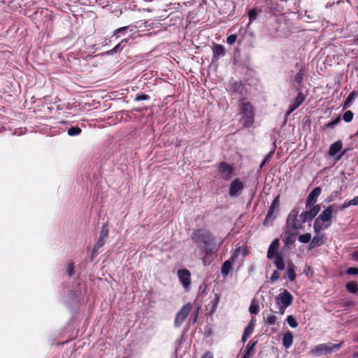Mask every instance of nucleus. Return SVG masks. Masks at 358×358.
I'll return each instance as SVG.
<instances>
[{
  "mask_svg": "<svg viewBox=\"0 0 358 358\" xmlns=\"http://www.w3.org/2000/svg\"><path fill=\"white\" fill-rule=\"evenodd\" d=\"M352 258L354 261H358V250L357 251H355L352 254Z\"/></svg>",
  "mask_w": 358,
  "mask_h": 358,
  "instance_id": "51",
  "label": "nucleus"
},
{
  "mask_svg": "<svg viewBox=\"0 0 358 358\" xmlns=\"http://www.w3.org/2000/svg\"><path fill=\"white\" fill-rule=\"evenodd\" d=\"M278 271H279L278 269V271H274L273 272V273L271 274L270 280L272 282L277 281L280 278V273H279Z\"/></svg>",
  "mask_w": 358,
  "mask_h": 358,
  "instance_id": "43",
  "label": "nucleus"
},
{
  "mask_svg": "<svg viewBox=\"0 0 358 358\" xmlns=\"http://www.w3.org/2000/svg\"><path fill=\"white\" fill-rule=\"evenodd\" d=\"M298 214L299 210L294 209L290 212L287 219V226L294 230L301 229L305 223L303 218L301 215L299 217Z\"/></svg>",
  "mask_w": 358,
  "mask_h": 358,
  "instance_id": "4",
  "label": "nucleus"
},
{
  "mask_svg": "<svg viewBox=\"0 0 358 358\" xmlns=\"http://www.w3.org/2000/svg\"><path fill=\"white\" fill-rule=\"evenodd\" d=\"M81 133V129L79 127H71L68 129L69 136H77Z\"/></svg>",
  "mask_w": 358,
  "mask_h": 358,
  "instance_id": "33",
  "label": "nucleus"
},
{
  "mask_svg": "<svg viewBox=\"0 0 358 358\" xmlns=\"http://www.w3.org/2000/svg\"><path fill=\"white\" fill-rule=\"evenodd\" d=\"M293 297L292 294L287 291L284 290L278 298V304L280 306L282 313L285 311V309L290 306L292 303Z\"/></svg>",
  "mask_w": 358,
  "mask_h": 358,
  "instance_id": "7",
  "label": "nucleus"
},
{
  "mask_svg": "<svg viewBox=\"0 0 358 358\" xmlns=\"http://www.w3.org/2000/svg\"><path fill=\"white\" fill-rule=\"evenodd\" d=\"M315 236L312 238L310 243V248L320 246L323 245L326 240V235L322 232L315 233Z\"/></svg>",
  "mask_w": 358,
  "mask_h": 358,
  "instance_id": "17",
  "label": "nucleus"
},
{
  "mask_svg": "<svg viewBox=\"0 0 358 358\" xmlns=\"http://www.w3.org/2000/svg\"><path fill=\"white\" fill-rule=\"evenodd\" d=\"M149 99V96L147 94H138L135 97V101H140L143 100H147Z\"/></svg>",
  "mask_w": 358,
  "mask_h": 358,
  "instance_id": "47",
  "label": "nucleus"
},
{
  "mask_svg": "<svg viewBox=\"0 0 358 358\" xmlns=\"http://www.w3.org/2000/svg\"><path fill=\"white\" fill-rule=\"evenodd\" d=\"M334 206L331 205L324 210L317 217L324 222L331 223L333 217Z\"/></svg>",
  "mask_w": 358,
  "mask_h": 358,
  "instance_id": "14",
  "label": "nucleus"
},
{
  "mask_svg": "<svg viewBox=\"0 0 358 358\" xmlns=\"http://www.w3.org/2000/svg\"><path fill=\"white\" fill-rule=\"evenodd\" d=\"M257 344V341L252 339L246 345L245 351L242 358H251L255 353V348Z\"/></svg>",
  "mask_w": 358,
  "mask_h": 358,
  "instance_id": "18",
  "label": "nucleus"
},
{
  "mask_svg": "<svg viewBox=\"0 0 358 358\" xmlns=\"http://www.w3.org/2000/svg\"><path fill=\"white\" fill-rule=\"evenodd\" d=\"M240 114L243 120V124L244 127H250L254 122V113L252 107L250 103L247 101L245 99H242L241 103L239 105Z\"/></svg>",
  "mask_w": 358,
  "mask_h": 358,
  "instance_id": "3",
  "label": "nucleus"
},
{
  "mask_svg": "<svg viewBox=\"0 0 358 358\" xmlns=\"http://www.w3.org/2000/svg\"><path fill=\"white\" fill-rule=\"evenodd\" d=\"M237 36L235 34H231L227 36V42L229 45H234L236 41Z\"/></svg>",
  "mask_w": 358,
  "mask_h": 358,
  "instance_id": "42",
  "label": "nucleus"
},
{
  "mask_svg": "<svg viewBox=\"0 0 358 358\" xmlns=\"http://www.w3.org/2000/svg\"><path fill=\"white\" fill-rule=\"evenodd\" d=\"M192 305L190 303H188L182 306L178 313H189L192 310Z\"/></svg>",
  "mask_w": 358,
  "mask_h": 358,
  "instance_id": "37",
  "label": "nucleus"
},
{
  "mask_svg": "<svg viewBox=\"0 0 358 358\" xmlns=\"http://www.w3.org/2000/svg\"><path fill=\"white\" fill-rule=\"evenodd\" d=\"M127 29H128V27H120L114 31L113 36H116L117 38L119 33H122V32L126 31Z\"/></svg>",
  "mask_w": 358,
  "mask_h": 358,
  "instance_id": "46",
  "label": "nucleus"
},
{
  "mask_svg": "<svg viewBox=\"0 0 358 358\" xmlns=\"http://www.w3.org/2000/svg\"><path fill=\"white\" fill-rule=\"evenodd\" d=\"M298 240L300 243H307L312 240L311 234L310 233H306L304 234L300 235L298 238Z\"/></svg>",
  "mask_w": 358,
  "mask_h": 358,
  "instance_id": "30",
  "label": "nucleus"
},
{
  "mask_svg": "<svg viewBox=\"0 0 358 358\" xmlns=\"http://www.w3.org/2000/svg\"><path fill=\"white\" fill-rule=\"evenodd\" d=\"M250 313H257L259 311V306L257 303L253 300L249 308Z\"/></svg>",
  "mask_w": 358,
  "mask_h": 358,
  "instance_id": "36",
  "label": "nucleus"
},
{
  "mask_svg": "<svg viewBox=\"0 0 358 358\" xmlns=\"http://www.w3.org/2000/svg\"><path fill=\"white\" fill-rule=\"evenodd\" d=\"M255 320L254 318H252L248 326L245 327L241 338L243 343H245L253 332L255 328Z\"/></svg>",
  "mask_w": 358,
  "mask_h": 358,
  "instance_id": "20",
  "label": "nucleus"
},
{
  "mask_svg": "<svg viewBox=\"0 0 358 358\" xmlns=\"http://www.w3.org/2000/svg\"><path fill=\"white\" fill-rule=\"evenodd\" d=\"M225 55V49L222 45H215L213 48V57L217 59L220 56H224Z\"/></svg>",
  "mask_w": 358,
  "mask_h": 358,
  "instance_id": "25",
  "label": "nucleus"
},
{
  "mask_svg": "<svg viewBox=\"0 0 358 358\" xmlns=\"http://www.w3.org/2000/svg\"><path fill=\"white\" fill-rule=\"evenodd\" d=\"M331 225V223L324 224V222L316 218L313 223V230L315 233L321 232L327 229Z\"/></svg>",
  "mask_w": 358,
  "mask_h": 358,
  "instance_id": "21",
  "label": "nucleus"
},
{
  "mask_svg": "<svg viewBox=\"0 0 358 358\" xmlns=\"http://www.w3.org/2000/svg\"><path fill=\"white\" fill-rule=\"evenodd\" d=\"M346 289L350 293H356L358 291V287L356 282H350L346 284Z\"/></svg>",
  "mask_w": 358,
  "mask_h": 358,
  "instance_id": "27",
  "label": "nucleus"
},
{
  "mask_svg": "<svg viewBox=\"0 0 358 358\" xmlns=\"http://www.w3.org/2000/svg\"><path fill=\"white\" fill-rule=\"evenodd\" d=\"M218 171L222 179L228 180L231 178L234 170L231 166L222 162L218 166Z\"/></svg>",
  "mask_w": 358,
  "mask_h": 358,
  "instance_id": "8",
  "label": "nucleus"
},
{
  "mask_svg": "<svg viewBox=\"0 0 358 358\" xmlns=\"http://www.w3.org/2000/svg\"><path fill=\"white\" fill-rule=\"evenodd\" d=\"M218 301H219V296L215 294L214 295V298H213V301H211V303H213L212 309L210 310L211 313L214 312L215 310V307L217 306Z\"/></svg>",
  "mask_w": 358,
  "mask_h": 358,
  "instance_id": "44",
  "label": "nucleus"
},
{
  "mask_svg": "<svg viewBox=\"0 0 358 358\" xmlns=\"http://www.w3.org/2000/svg\"><path fill=\"white\" fill-rule=\"evenodd\" d=\"M201 358H213V355L210 352H206Z\"/></svg>",
  "mask_w": 358,
  "mask_h": 358,
  "instance_id": "52",
  "label": "nucleus"
},
{
  "mask_svg": "<svg viewBox=\"0 0 358 358\" xmlns=\"http://www.w3.org/2000/svg\"><path fill=\"white\" fill-rule=\"evenodd\" d=\"M243 188V183L238 178H236L230 185L229 194L231 197L238 196Z\"/></svg>",
  "mask_w": 358,
  "mask_h": 358,
  "instance_id": "9",
  "label": "nucleus"
},
{
  "mask_svg": "<svg viewBox=\"0 0 358 358\" xmlns=\"http://www.w3.org/2000/svg\"><path fill=\"white\" fill-rule=\"evenodd\" d=\"M276 318L274 315H271L267 318V323L270 325L274 324L275 322Z\"/></svg>",
  "mask_w": 358,
  "mask_h": 358,
  "instance_id": "48",
  "label": "nucleus"
},
{
  "mask_svg": "<svg viewBox=\"0 0 358 358\" xmlns=\"http://www.w3.org/2000/svg\"><path fill=\"white\" fill-rule=\"evenodd\" d=\"M192 240L206 256L216 252V242L213 235L207 229H199L192 234Z\"/></svg>",
  "mask_w": 358,
  "mask_h": 358,
  "instance_id": "1",
  "label": "nucleus"
},
{
  "mask_svg": "<svg viewBox=\"0 0 358 358\" xmlns=\"http://www.w3.org/2000/svg\"><path fill=\"white\" fill-rule=\"evenodd\" d=\"M322 189L320 187H317L310 192L306 201V208H310L316 203L317 198L320 195Z\"/></svg>",
  "mask_w": 358,
  "mask_h": 358,
  "instance_id": "10",
  "label": "nucleus"
},
{
  "mask_svg": "<svg viewBox=\"0 0 358 358\" xmlns=\"http://www.w3.org/2000/svg\"><path fill=\"white\" fill-rule=\"evenodd\" d=\"M296 266L294 265L292 261L289 260L287 262L286 272L284 278L290 282H293L296 278Z\"/></svg>",
  "mask_w": 358,
  "mask_h": 358,
  "instance_id": "12",
  "label": "nucleus"
},
{
  "mask_svg": "<svg viewBox=\"0 0 358 358\" xmlns=\"http://www.w3.org/2000/svg\"><path fill=\"white\" fill-rule=\"evenodd\" d=\"M227 89L229 93L233 95L236 93H241L243 89V85L241 82L231 81L229 83Z\"/></svg>",
  "mask_w": 358,
  "mask_h": 358,
  "instance_id": "19",
  "label": "nucleus"
},
{
  "mask_svg": "<svg viewBox=\"0 0 358 358\" xmlns=\"http://www.w3.org/2000/svg\"><path fill=\"white\" fill-rule=\"evenodd\" d=\"M188 315H176L175 319V324L176 327H180L185 321Z\"/></svg>",
  "mask_w": 358,
  "mask_h": 358,
  "instance_id": "29",
  "label": "nucleus"
},
{
  "mask_svg": "<svg viewBox=\"0 0 358 358\" xmlns=\"http://www.w3.org/2000/svg\"><path fill=\"white\" fill-rule=\"evenodd\" d=\"M127 43V39L122 40L120 43L116 45L111 50H110L108 52V53L117 52L122 50V48H123L122 44L123 43Z\"/></svg>",
  "mask_w": 358,
  "mask_h": 358,
  "instance_id": "32",
  "label": "nucleus"
},
{
  "mask_svg": "<svg viewBox=\"0 0 358 358\" xmlns=\"http://www.w3.org/2000/svg\"><path fill=\"white\" fill-rule=\"evenodd\" d=\"M108 236V224H103L101 227L99 239L96 244L94 245L93 250H92V255H95L98 250L103 247L106 243V240Z\"/></svg>",
  "mask_w": 358,
  "mask_h": 358,
  "instance_id": "5",
  "label": "nucleus"
},
{
  "mask_svg": "<svg viewBox=\"0 0 358 358\" xmlns=\"http://www.w3.org/2000/svg\"><path fill=\"white\" fill-rule=\"evenodd\" d=\"M197 317H198V315H194V318H193V322L194 323H195L196 322Z\"/></svg>",
  "mask_w": 358,
  "mask_h": 358,
  "instance_id": "53",
  "label": "nucleus"
},
{
  "mask_svg": "<svg viewBox=\"0 0 358 358\" xmlns=\"http://www.w3.org/2000/svg\"><path fill=\"white\" fill-rule=\"evenodd\" d=\"M293 343V334L288 331L282 337V345L285 349H289Z\"/></svg>",
  "mask_w": 358,
  "mask_h": 358,
  "instance_id": "22",
  "label": "nucleus"
},
{
  "mask_svg": "<svg viewBox=\"0 0 358 358\" xmlns=\"http://www.w3.org/2000/svg\"><path fill=\"white\" fill-rule=\"evenodd\" d=\"M353 113L351 110L345 111L343 115V119L346 122H350L352 120Z\"/></svg>",
  "mask_w": 358,
  "mask_h": 358,
  "instance_id": "35",
  "label": "nucleus"
},
{
  "mask_svg": "<svg viewBox=\"0 0 358 358\" xmlns=\"http://www.w3.org/2000/svg\"><path fill=\"white\" fill-rule=\"evenodd\" d=\"M303 70L301 69L294 76V80L299 83V84H301L303 81Z\"/></svg>",
  "mask_w": 358,
  "mask_h": 358,
  "instance_id": "38",
  "label": "nucleus"
},
{
  "mask_svg": "<svg viewBox=\"0 0 358 358\" xmlns=\"http://www.w3.org/2000/svg\"><path fill=\"white\" fill-rule=\"evenodd\" d=\"M346 273L348 275H357L358 274V268L355 267H350L346 270Z\"/></svg>",
  "mask_w": 358,
  "mask_h": 358,
  "instance_id": "45",
  "label": "nucleus"
},
{
  "mask_svg": "<svg viewBox=\"0 0 358 358\" xmlns=\"http://www.w3.org/2000/svg\"><path fill=\"white\" fill-rule=\"evenodd\" d=\"M341 122V118L340 117H336L335 120L328 122L327 124H326V127H329V128H334L335 127L339 122Z\"/></svg>",
  "mask_w": 358,
  "mask_h": 358,
  "instance_id": "40",
  "label": "nucleus"
},
{
  "mask_svg": "<svg viewBox=\"0 0 358 358\" xmlns=\"http://www.w3.org/2000/svg\"><path fill=\"white\" fill-rule=\"evenodd\" d=\"M305 100V96L302 92H299L294 101L289 105V110L287 112V116L289 115L294 110L298 108Z\"/></svg>",
  "mask_w": 358,
  "mask_h": 358,
  "instance_id": "16",
  "label": "nucleus"
},
{
  "mask_svg": "<svg viewBox=\"0 0 358 358\" xmlns=\"http://www.w3.org/2000/svg\"><path fill=\"white\" fill-rule=\"evenodd\" d=\"M180 281L185 288L189 287L190 285V272L187 269H180L178 271Z\"/></svg>",
  "mask_w": 358,
  "mask_h": 358,
  "instance_id": "15",
  "label": "nucleus"
},
{
  "mask_svg": "<svg viewBox=\"0 0 358 358\" xmlns=\"http://www.w3.org/2000/svg\"><path fill=\"white\" fill-rule=\"evenodd\" d=\"M341 346V343L339 344H333V343H324L320 344L315 346L314 350H313V353L315 355H322L323 353H329L333 350H338Z\"/></svg>",
  "mask_w": 358,
  "mask_h": 358,
  "instance_id": "6",
  "label": "nucleus"
},
{
  "mask_svg": "<svg viewBox=\"0 0 358 358\" xmlns=\"http://www.w3.org/2000/svg\"><path fill=\"white\" fill-rule=\"evenodd\" d=\"M123 358H127V357H123Z\"/></svg>",
  "mask_w": 358,
  "mask_h": 358,
  "instance_id": "55",
  "label": "nucleus"
},
{
  "mask_svg": "<svg viewBox=\"0 0 358 358\" xmlns=\"http://www.w3.org/2000/svg\"><path fill=\"white\" fill-rule=\"evenodd\" d=\"M273 153H274V150L270 151L266 155V156L265 157L264 159L263 160V162H262V164L260 165V168L263 167L267 162H268L271 160Z\"/></svg>",
  "mask_w": 358,
  "mask_h": 358,
  "instance_id": "39",
  "label": "nucleus"
},
{
  "mask_svg": "<svg viewBox=\"0 0 358 358\" xmlns=\"http://www.w3.org/2000/svg\"><path fill=\"white\" fill-rule=\"evenodd\" d=\"M320 206L319 204H317L314 206L312 208H310L309 210L304 211L301 214V217L303 218V221L305 222L306 221L312 220L320 212Z\"/></svg>",
  "mask_w": 358,
  "mask_h": 358,
  "instance_id": "13",
  "label": "nucleus"
},
{
  "mask_svg": "<svg viewBox=\"0 0 358 358\" xmlns=\"http://www.w3.org/2000/svg\"><path fill=\"white\" fill-rule=\"evenodd\" d=\"M341 156H342V155H340L338 156V159H339L341 157Z\"/></svg>",
  "mask_w": 358,
  "mask_h": 358,
  "instance_id": "54",
  "label": "nucleus"
},
{
  "mask_svg": "<svg viewBox=\"0 0 358 358\" xmlns=\"http://www.w3.org/2000/svg\"><path fill=\"white\" fill-rule=\"evenodd\" d=\"M74 263L71 262L69 264L67 268H66V273H68L69 276H71L74 274Z\"/></svg>",
  "mask_w": 358,
  "mask_h": 358,
  "instance_id": "41",
  "label": "nucleus"
},
{
  "mask_svg": "<svg viewBox=\"0 0 358 358\" xmlns=\"http://www.w3.org/2000/svg\"><path fill=\"white\" fill-rule=\"evenodd\" d=\"M275 213L277 212L268 209L266 218L264 219L263 222L264 226L268 227L273 224L274 220L276 218V215L275 214Z\"/></svg>",
  "mask_w": 358,
  "mask_h": 358,
  "instance_id": "24",
  "label": "nucleus"
},
{
  "mask_svg": "<svg viewBox=\"0 0 358 358\" xmlns=\"http://www.w3.org/2000/svg\"><path fill=\"white\" fill-rule=\"evenodd\" d=\"M352 206H358V196L350 200Z\"/></svg>",
  "mask_w": 358,
  "mask_h": 358,
  "instance_id": "50",
  "label": "nucleus"
},
{
  "mask_svg": "<svg viewBox=\"0 0 358 358\" xmlns=\"http://www.w3.org/2000/svg\"><path fill=\"white\" fill-rule=\"evenodd\" d=\"M287 322L292 328H296L298 326V322L292 315H289L287 318Z\"/></svg>",
  "mask_w": 358,
  "mask_h": 358,
  "instance_id": "34",
  "label": "nucleus"
},
{
  "mask_svg": "<svg viewBox=\"0 0 358 358\" xmlns=\"http://www.w3.org/2000/svg\"><path fill=\"white\" fill-rule=\"evenodd\" d=\"M262 12L261 9L253 8L248 12L249 20L250 22L257 18L258 14Z\"/></svg>",
  "mask_w": 358,
  "mask_h": 358,
  "instance_id": "28",
  "label": "nucleus"
},
{
  "mask_svg": "<svg viewBox=\"0 0 358 358\" xmlns=\"http://www.w3.org/2000/svg\"><path fill=\"white\" fill-rule=\"evenodd\" d=\"M343 148L342 142L338 141L333 144L331 145L329 150V155L331 157H334Z\"/></svg>",
  "mask_w": 358,
  "mask_h": 358,
  "instance_id": "23",
  "label": "nucleus"
},
{
  "mask_svg": "<svg viewBox=\"0 0 358 358\" xmlns=\"http://www.w3.org/2000/svg\"><path fill=\"white\" fill-rule=\"evenodd\" d=\"M357 96H358V92L352 91V92H350L345 101V103L343 105V108L345 109V108L350 107L351 103L354 101V99Z\"/></svg>",
  "mask_w": 358,
  "mask_h": 358,
  "instance_id": "26",
  "label": "nucleus"
},
{
  "mask_svg": "<svg viewBox=\"0 0 358 358\" xmlns=\"http://www.w3.org/2000/svg\"><path fill=\"white\" fill-rule=\"evenodd\" d=\"M280 206L279 196H277L271 202L269 209L278 212Z\"/></svg>",
  "mask_w": 358,
  "mask_h": 358,
  "instance_id": "31",
  "label": "nucleus"
},
{
  "mask_svg": "<svg viewBox=\"0 0 358 358\" xmlns=\"http://www.w3.org/2000/svg\"><path fill=\"white\" fill-rule=\"evenodd\" d=\"M280 246L279 239L275 238L270 244L267 251V258L269 259H274L273 264L280 271L285 268V263L281 254L277 252Z\"/></svg>",
  "mask_w": 358,
  "mask_h": 358,
  "instance_id": "2",
  "label": "nucleus"
},
{
  "mask_svg": "<svg viewBox=\"0 0 358 358\" xmlns=\"http://www.w3.org/2000/svg\"><path fill=\"white\" fill-rule=\"evenodd\" d=\"M238 255V252H235L228 260H226L222 264L221 267V273L223 276L226 277L227 275H229V272L231 270L232 263L234 262Z\"/></svg>",
  "mask_w": 358,
  "mask_h": 358,
  "instance_id": "11",
  "label": "nucleus"
},
{
  "mask_svg": "<svg viewBox=\"0 0 358 358\" xmlns=\"http://www.w3.org/2000/svg\"><path fill=\"white\" fill-rule=\"evenodd\" d=\"M351 205V201L350 200L348 201H345L341 207H340V209L341 210H343V209H345L348 207H350Z\"/></svg>",
  "mask_w": 358,
  "mask_h": 358,
  "instance_id": "49",
  "label": "nucleus"
}]
</instances>
